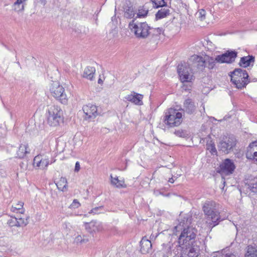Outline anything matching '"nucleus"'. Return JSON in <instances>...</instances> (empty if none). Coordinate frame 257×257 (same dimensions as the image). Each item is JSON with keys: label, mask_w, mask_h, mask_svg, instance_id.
Returning <instances> with one entry per match:
<instances>
[{"label": "nucleus", "mask_w": 257, "mask_h": 257, "mask_svg": "<svg viewBox=\"0 0 257 257\" xmlns=\"http://www.w3.org/2000/svg\"><path fill=\"white\" fill-rule=\"evenodd\" d=\"M28 218V217H27L26 218H18V227L26 226L29 223Z\"/></svg>", "instance_id": "72a5a7b5"}, {"label": "nucleus", "mask_w": 257, "mask_h": 257, "mask_svg": "<svg viewBox=\"0 0 257 257\" xmlns=\"http://www.w3.org/2000/svg\"><path fill=\"white\" fill-rule=\"evenodd\" d=\"M152 30H154V31L155 32H156V34L155 35L156 36L160 35L162 33V32H163L162 28H155V29L152 28Z\"/></svg>", "instance_id": "c03bdc74"}, {"label": "nucleus", "mask_w": 257, "mask_h": 257, "mask_svg": "<svg viewBox=\"0 0 257 257\" xmlns=\"http://www.w3.org/2000/svg\"><path fill=\"white\" fill-rule=\"evenodd\" d=\"M193 61V65L197 68L199 71L202 72L206 67L205 57L203 58L201 56L197 55L193 56L191 58Z\"/></svg>", "instance_id": "2eb2a0df"}, {"label": "nucleus", "mask_w": 257, "mask_h": 257, "mask_svg": "<svg viewBox=\"0 0 257 257\" xmlns=\"http://www.w3.org/2000/svg\"><path fill=\"white\" fill-rule=\"evenodd\" d=\"M95 73V68L93 67L88 66L84 70L82 76L90 80H92Z\"/></svg>", "instance_id": "5701e85b"}, {"label": "nucleus", "mask_w": 257, "mask_h": 257, "mask_svg": "<svg viewBox=\"0 0 257 257\" xmlns=\"http://www.w3.org/2000/svg\"><path fill=\"white\" fill-rule=\"evenodd\" d=\"M170 11L169 9L163 8L159 10L155 15V19L156 21L167 17L170 14Z\"/></svg>", "instance_id": "393cba45"}, {"label": "nucleus", "mask_w": 257, "mask_h": 257, "mask_svg": "<svg viewBox=\"0 0 257 257\" xmlns=\"http://www.w3.org/2000/svg\"><path fill=\"white\" fill-rule=\"evenodd\" d=\"M237 56L235 50H227L224 53L217 56V62L219 63H232Z\"/></svg>", "instance_id": "9d476101"}, {"label": "nucleus", "mask_w": 257, "mask_h": 257, "mask_svg": "<svg viewBox=\"0 0 257 257\" xmlns=\"http://www.w3.org/2000/svg\"><path fill=\"white\" fill-rule=\"evenodd\" d=\"M130 29L133 32L136 38L145 39L147 38L152 29L146 22H136V19L130 22Z\"/></svg>", "instance_id": "7ed1b4c3"}, {"label": "nucleus", "mask_w": 257, "mask_h": 257, "mask_svg": "<svg viewBox=\"0 0 257 257\" xmlns=\"http://www.w3.org/2000/svg\"><path fill=\"white\" fill-rule=\"evenodd\" d=\"M86 230L90 234L100 231L102 228L101 223L96 221H91L85 223Z\"/></svg>", "instance_id": "4468645a"}, {"label": "nucleus", "mask_w": 257, "mask_h": 257, "mask_svg": "<svg viewBox=\"0 0 257 257\" xmlns=\"http://www.w3.org/2000/svg\"><path fill=\"white\" fill-rule=\"evenodd\" d=\"M168 181L170 182V183H174V180L173 179V178H169Z\"/></svg>", "instance_id": "8fccbe9b"}, {"label": "nucleus", "mask_w": 257, "mask_h": 257, "mask_svg": "<svg viewBox=\"0 0 257 257\" xmlns=\"http://www.w3.org/2000/svg\"><path fill=\"white\" fill-rule=\"evenodd\" d=\"M197 15H198V17L200 20L201 21H203L205 19L206 12L205 10L201 9L198 11V12L197 13Z\"/></svg>", "instance_id": "58836bf2"}, {"label": "nucleus", "mask_w": 257, "mask_h": 257, "mask_svg": "<svg viewBox=\"0 0 257 257\" xmlns=\"http://www.w3.org/2000/svg\"><path fill=\"white\" fill-rule=\"evenodd\" d=\"M119 10L124 13V17L128 18V4L127 1L122 2L120 5Z\"/></svg>", "instance_id": "cd10ccee"}, {"label": "nucleus", "mask_w": 257, "mask_h": 257, "mask_svg": "<svg viewBox=\"0 0 257 257\" xmlns=\"http://www.w3.org/2000/svg\"><path fill=\"white\" fill-rule=\"evenodd\" d=\"M203 210L205 214L207 216L208 222L210 227H213L219 224V223L224 220L219 215V213L217 210V204L212 201H206L203 206Z\"/></svg>", "instance_id": "f03ea898"}, {"label": "nucleus", "mask_w": 257, "mask_h": 257, "mask_svg": "<svg viewBox=\"0 0 257 257\" xmlns=\"http://www.w3.org/2000/svg\"><path fill=\"white\" fill-rule=\"evenodd\" d=\"M111 183L113 185H116V187H120L122 186V184L120 182V181L118 180L117 177L113 178L112 176L111 175Z\"/></svg>", "instance_id": "4c0bfd02"}, {"label": "nucleus", "mask_w": 257, "mask_h": 257, "mask_svg": "<svg viewBox=\"0 0 257 257\" xmlns=\"http://www.w3.org/2000/svg\"><path fill=\"white\" fill-rule=\"evenodd\" d=\"M172 244L169 242L167 243H163L162 248L159 250V254L162 257H179L178 250H172L171 245Z\"/></svg>", "instance_id": "f8f14e48"}, {"label": "nucleus", "mask_w": 257, "mask_h": 257, "mask_svg": "<svg viewBox=\"0 0 257 257\" xmlns=\"http://www.w3.org/2000/svg\"><path fill=\"white\" fill-rule=\"evenodd\" d=\"M143 98L144 95L143 94L137 93L135 91H132L131 93L130 94V102L138 106L143 105Z\"/></svg>", "instance_id": "aec40b11"}, {"label": "nucleus", "mask_w": 257, "mask_h": 257, "mask_svg": "<svg viewBox=\"0 0 257 257\" xmlns=\"http://www.w3.org/2000/svg\"><path fill=\"white\" fill-rule=\"evenodd\" d=\"M17 63L18 64V65H19V66H20V62H17Z\"/></svg>", "instance_id": "603ef678"}, {"label": "nucleus", "mask_w": 257, "mask_h": 257, "mask_svg": "<svg viewBox=\"0 0 257 257\" xmlns=\"http://www.w3.org/2000/svg\"><path fill=\"white\" fill-rule=\"evenodd\" d=\"M23 205H24V203L23 202H19V203L16 205V206H15V207L13 206L12 207L11 210L13 211V212H15L16 210H21V211H19V212L21 213H23L24 212V210L22 209Z\"/></svg>", "instance_id": "2f4dec72"}, {"label": "nucleus", "mask_w": 257, "mask_h": 257, "mask_svg": "<svg viewBox=\"0 0 257 257\" xmlns=\"http://www.w3.org/2000/svg\"><path fill=\"white\" fill-rule=\"evenodd\" d=\"M8 224L10 227L17 226L18 227V218L16 217H11L8 221Z\"/></svg>", "instance_id": "f704fd0d"}, {"label": "nucleus", "mask_w": 257, "mask_h": 257, "mask_svg": "<svg viewBox=\"0 0 257 257\" xmlns=\"http://www.w3.org/2000/svg\"><path fill=\"white\" fill-rule=\"evenodd\" d=\"M80 206V204L77 199H74L72 203L70 205L71 208H77Z\"/></svg>", "instance_id": "a19ab883"}, {"label": "nucleus", "mask_w": 257, "mask_h": 257, "mask_svg": "<svg viewBox=\"0 0 257 257\" xmlns=\"http://www.w3.org/2000/svg\"><path fill=\"white\" fill-rule=\"evenodd\" d=\"M174 134L180 137H184L185 136V133L182 130H179L177 131H175L174 132Z\"/></svg>", "instance_id": "37998d69"}, {"label": "nucleus", "mask_w": 257, "mask_h": 257, "mask_svg": "<svg viewBox=\"0 0 257 257\" xmlns=\"http://www.w3.org/2000/svg\"><path fill=\"white\" fill-rule=\"evenodd\" d=\"M159 234V233H156V235H154L152 233L150 236V239L152 240H155Z\"/></svg>", "instance_id": "de8ad7c7"}, {"label": "nucleus", "mask_w": 257, "mask_h": 257, "mask_svg": "<svg viewBox=\"0 0 257 257\" xmlns=\"http://www.w3.org/2000/svg\"><path fill=\"white\" fill-rule=\"evenodd\" d=\"M206 148L212 155L216 154L217 150L215 148V144L212 140L207 141L206 144Z\"/></svg>", "instance_id": "c756f323"}, {"label": "nucleus", "mask_w": 257, "mask_h": 257, "mask_svg": "<svg viewBox=\"0 0 257 257\" xmlns=\"http://www.w3.org/2000/svg\"><path fill=\"white\" fill-rule=\"evenodd\" d=\"M235 168L233 162L229 159H226L217 168V172L221 175H228L233 173Z\"/></svg>", "instance_id": "1a4fd4ad"}, {"label": "nucleus", "mask_w": 257, "mask_h": 257, "mask_svg": "<svg viewBox=\"0 0 257 257\" xmlns=\"http://www.w3.org/2000/svg\"><path fill=\"white\" fill-rule=\"evenodd\" d=\"M236 144V139L233 135L224 136L218 145V149L225 154L233 151Z\"/></svg>", "instance_id": "6e6552de"}, {"label": "nucleus", "mask_w": 257, "mask_h": 257, "mask_svg": "<svg viewBox=\"0 0 257 257\" xmlns=\"http://www.w3.org/2000/svg\"><path fill=\"white\" fill-rule=\"evenodd\" d=\"M28 145H21L19 148V150L17 151V156L19 158H24L27 154H29L30 152L28 150Z\"/></svg>", "instance_id": "a878e982"}, {"label": "nucleus", "mask_w": 257, "mask_h": 257, "mask_svg": "<svg viewBox=\"0 0 257 257\" xmlns=\"http://www.w3.org/2000/svg\"><path fill=\"white\" fill-rule=\"evenodd\" d=\"M245 185L247 189L254 193H257V178L249 176L245 180Z\"/></svg>", "instance_id": "6ab92c4d"}, {"label": "nucleus", "mask_w": 257, "mask_h": 257, "mask_svg": "<svg viewBox=\"0 0 257 257\" xmlns=\"http://www.w3.org/2000/svg\"><path fill=\"white\" fill-rule=\"evenodd\" d=\"M76 238L77 241H80L81 243H86L89 240L88 238H86L85 236H83L82 238L81 235H78Z\"/></svg>", "instance_id": "79ce46f5"}, {"label": "nucleus", "mask_w": 257, "mask_h": 257, "mask_svg": "<svg viewBox=\"0 0 257 257\" xmlns=\"http://www.w3.org/2000/svg\"><path fill=\"white\" fill-rule=\"evenodd\" d=\"M184 110L189 114H194L196 109V106L195 105L194 102L190 98L186 99L183 103Z\"/></svg>", "instance_id": "f3484780"}, {"label": "nucleus", "mask_w": 257, "mask_h": 257, "mask_svg": "<svg viewBox=\"0 0 257 257\" xmlns=\"http://www.w3.org/2000/svg\"><path fill=\"white\" fill-rule=\"evenodd\" d=\"M183 250L184 252H185L184 254L182 255L180 257H197L198 255L200 252V251H198V252H196V253H195L194 255L193 256V254H191H191H190V249H184Z\"/></svg>", "instance_id": "c9c22d12"}, {"label": "nucleus", "mask_w": 257, "mask_h": 257, "mask_svg": "<svg viewBox=\"0 0 257 257\" xmlns=\"http://www.w3.org/2000/svg\"><path fill=\"white\" fill-rule=\"evenodd\" d=\"M254 61L255 57L253 56L248 55L241 57L238 64L240 67L246 68L249 66L252 63H254Z\"/></svg>", "instance_id": "412c9836"}, {"label": "nucleus", "mask_w": 257, "mask_h": 257, "mask_svg": "<svg viewBox=\"0 0 257 257\" xmlns=\"http://www.w3.org/2000/svg\"><path fill=\"white\" fill-rule=\"evenodd\" d=\"M190 70L188 65L181 64L178 66L177 72L179 75L180 80L183 82H190L192 79V75H190Z\"/></svg>", "instance_id": "9b49d317"}, {"label": "nucleus", "mask_w": 257, "mask_h": 257, "mask_svg": "<svg viewBox=\"0 0 257 257\" xmlns=\"http://www.w3.org/2000/svg\"><path fill=\"white\" fill-rule=\"evenodd\" d=\"M103 82L102 79L100 77L98 80V83L99 84H101Z\"/></svg>", "instance_id": "09e8293b"}, {"label": "nucleus", "mask_w": 257, "mask_h": 257, "mask_svg": "<svg viewBox=\"0 0 257 257\" xmlns=\"http://www.w3.org/2000/svg\"><path fill=\"white\" fill-rule=\"evenodd\" d=\"M214 257H236L233 253H225V251L217 252Z\"/></svg>", "instance_id": "473e14b6"}, {"label": "nucleus", "mask_w": 257, "mask_h": 257, "mask_svg": "<svg viewBox=\"0 0 257 257\" xmlns=\"http://www.w3.org/2000/svg\"><path fill=\"white\" fill-rule=\"evenodd\" d=\"M230 73L231 81L238 89L245 87L249 82L248 74L245 70L236 68Z\"/></svg>", "instance_id": "20e7f679"}, {"label": "nucleus", "mask_w": 257, "mask_h": 257, "mask_svg": "<svg viewBox=\"0 0 257 257\" xmlns=\"http://www.w3.org/2000/svg\"><path fill=\"white\" fill-rule=\"evenodd\" d=\"M67 180L65 178H61L59 182L56 183V185L59 190L62 191H65L67 188Z\"/></svg>", "instance_id": "c85d7f7f"}, {"label": "nucleus", "mask_w": 257, "mask_h": 257, "mask_svg": "<svg viewBox=\"0 0 257 257\" xmlns=\"http://www.w3.org/2000/svg\"><path fill=\"white\" fill-rule=\"evenodd\" d=\"M217 56L215 58L210 57L207 55L205 56L206 67H207L209 70H212L215 68L216 63L217 62Z\"/></svg>", "instance_id": "b1692460"}, {"label": "nucleus", "mask_w": 257, "mask_h": 257, "mask_svg": "<svg viewBox=\"0 0 257 257\" xmlns=\"http://www.w3.org/2000/svg\"><path fill=\"white\" fill-rule=\"evenodd\" d=\"M245 257H257V246L248 245L247 247Z\"/></svg>", "instance_id": "bb28decb"}, {"label": "nucleus", "mask_w": 257, "mask_h": 257, "mask_svg": "<svg viewBox=\"0 0 257 257\" xmlns=\"http://www.w3.org/2000/svg\"><path fill=\"white\" fill-rule=\"evenodd\" d=\"M182 114L176 109L170 108L165 113L163 121L169 127L179 126L182 122Z\"/></svg>", "instance_id": "39448f33"}, {"label": "nucleus", "mask_w": 257, "mask_h": 257, "mask_svg": "<svg viewBox=\"0 0 257 257\" xmlns=\"http://www.w3.org/2000/svg\"><path fill=\"white\" fill-rule=\"evenodd\" d=\"M180 232V234L178 238L179 246L182 249H190V254L194 255L197 252L200 251L201 244V241L196 239L197 229L189 226L187 222L185 225L184 223L182 224V222H180L174 228L173 233L177 235L178 232Z\"/></svg>", "instance_id": "f257e3e1"}, {"label": "nucleus", "mask_w": 257, "mask_h": 257, "mask_svg": "<svg viewBox=\"0 0 257 257\" xmlns=\"http://www.w3.org/2000/svg\"><path fill=\"white\" fill-rule=\"evenodd\" d=\"M80 169V164L78 162H77L75 164L74 171L75 172H78Z\"/></svg>", "instance_id": "a18cd8bd"}, {"label": "nucleus", "mask_w": 257, "mask_h": 257, "mask_svg": "<svg viewBox=\"0 0 257 257\" xmlns=\"http://www.w3.org/2000/svg\"><path fill=\"white\" fill-rule=\"evenodd\" d=\"M140 243V251L143 254L149 253L152 249V244L151 240L144 236L142 238Z\"/></svg>", "instance_id": "a211bd4d"}, {"label": "nucleus", "mask_w": 257, "mask_h": 257, "mask_svg": "<svg viewBox=\"0 0 257 257\" xmlns=\"http://www.w3.org/2000/svg\"><path fill=\"white\" fill-rule=\"evenodd\" d=\"M49 164V159L43 158L42 155H38L34 159L33 165L34 167H38L41 169H44Z\"/></svg>", "instance_id": "dca6fc26"}, {"label": "nucleus", "mask_w": 257, "mask_h": 257, "mask_svg": "<svg viewBox=\"0 0 257 257\" xmlns=\"http://www.w3.org/2000/svg\"><path fill=\"white\" fill-rule=\"evenodd\" d=\"M52 95L61 103L66 104L68 98L65 92L64 88L58 81H53L50 88Z\"/></svg>", "instance_id": "0eeeda50"}, {"label": "nucleus", "mask_w": 257, "mask_h": 257, "mask_svg": "<svg viewBox=\"0 0 257 257\" xmlns=\"http://www.w3.org/2000/svg\"><path fill=\"white\" fill-rule=\"evenodd\" d=\"M47 118V122L50 126L58 125L63 120L62 109L57 105L50 106L48 108Z\"/></svg>", "instance_id": "423d86ee"}, {"label": "nucleus", "mask_w": 257, "mask_h": 257, "mask_svg": "<svg viewBox=\"0 0 257 257\" xmlns=\"http://www.w3.org/2000/svg\"><path fill=\"white\" fill-rule=\"evenodd\" d=\"M150 3L153 4V7L154 8H159L166 6V3L164 0H150Z\"/></svg>", "instance_id": "7c9ffc66"}, {"label": "nucleus", "mask_w": 257, "mask_h": 257, "mask_svg": "<svg viewBox=\"0 0 257 257\" xmlns=\"http://www.w3.org/2000/svg\"><path fill=\"white\" fill-rule=\"evenodd\" d=\"M115 16H113V17H112V21H113V20H114V18H115Z\"/></svg>", "instance_id": "3c124183"}, {"label": "nucleus", "mask_w": 257, "mask_h": 257, "mask_svg": "<svg viewBox=\"0 0 257 257\" xmlns=\"http://www.w3.org/2000/svg\"><path fill=\"white\" fill-rule=\"evenodd\" d=\"M249 147L250 148H255V150H257V141L253 142L250 144Z\"/></svg>", "instance_id": "49530a36"}, {"label": "nucleus", "mask_w": 257, "mask_h": 257, "mask_svg": "<svg viewBox=\"0 0 257 257\" xmlns=\"http://www.w3.org/2000/svg\"><path fill=\"white\" fill-rule=\"evenodd\" d=\"M150 3H146L143 6H140L138 8V12L137 14V18H145L149 12V5Z\"/></svg>", "instance_id": "4be33fe9"}, {"label": "nucleus", "mask_w": 257, "mask_h": 257, "mask_svg": "<svg viewBox=\"0 0 257 257\" xmlns=\"http://www.w3.org/2000/svg\"><path fill=\"white\" fill-rule=\"evenodd\" d=\"M103 206H100L99 207H96L92 209L89 213H93V214H99L101 213V211L103 210Z\"/></svg>", "instance_id": "e433bc0d"}, {"label": "nucleus", "mask_w": 257, "mask_h": 257, "mask_svg": "<svg viewBox=\"0 0 257 257\" xmlns=\"http://www.w3.org/2000/svg\"><path fill=\"white\" fill-rule=\"evenodd\" d=\"M246 157L249 159H254L257 161V150L254 152L252 155L247 153Z\"/></svg>", "instance_id": "ea45409f"}, {"label": "nucleus", "mask_w": 257, "mask_h": 257, "mask_svg": "<svg viewBox=\"0 0 257 257\" xmlns=\"http://www.w3.org/2000/svg\"><path fill=\"white\" fill-rule=\"evenodd\" d=\"M82 109L85 114L86 119L94 118L98 115L97 106L95 105L88 104L84 105Z\"/></svg>", "instance_id": "ddd939ff"}]
</instances>
